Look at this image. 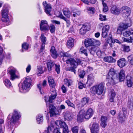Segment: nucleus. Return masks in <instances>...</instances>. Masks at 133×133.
Masks as SVG:
<instances>
[{"label":"nucleus","instance_id":"1","mask_svg":"<svg viewBox=\"0 0 133 133\" xmlns=\"http://www.w3.org/2000/svg\"><path fill=\"white\" fill-rule=\"evenodd\" d=\"M71 56L70 55L67 53H65L63 57V60L66 61L67 64H70L71 67L69 68V70L71 72H74L75 74L76 73L75 69L77 66L81 64V60L78 58L75 59L73 58H68Z\"/></svg>","mask_w":133,"mask_h":133},{"label":"nucleus","instance_id":"2","mask_svg":"<svg viewBox=\"0 0 133 133\" xmlns=\"http://www.w3.org/2000/svg\"><path fill=\"white\" fill-rule=\"evenodd\" d=\"M93 111L91 108H89L85 113L84 109L81 110L79 112L77 116L78 121L82 122L84 118L87 119L90 118L92 115Z\"/></svg>","mask_w":133,"mask_h":133},{"label":"nucleus","instance_id":"3","mask_svg":"<svg viewBox=\"0 0 133 133\" xmlns=\"http://www.w3.org/2000/svg\"><path fill=\"white\" fill-rule=\"evenodd\" d=\"M116 75L115 71L113 68H111L109 70L107 76V80L108 81L107 85H113L115 84Z\"/></svg>","mask_w":133,"mask_h":133},{"label":"nucleus","instance_id":"4","mask_svg":"<svg viewBox=\"0 0 133 133\" xmlns=\"http://www.w3.org/2000/svg\"><path fill=\"white\" fill-rule=\"evenodd\" d=\"M8 10L7 6L5 5L2 10V18L1 20L2 22L6 23V24L7 25H8L9 23V20L8 16Z\"/></svg>","mask_w":133,"mask_h":133},{"label":"nucleus","instance_id":"5","mask_svg":"<svg viewBox=\"0 0 133 133\" xmlns=\"http://www.w3.org/2000/svg\"><path fill=\"white\" fill-rule=\"evenodd\" d=\"M132 25V23L130 21L126 23H121L117 29V33L118 34H121L122 31L125 29H127L128 27Z\"/></svg>","mask_w":133,"mask_h":133},{"label":"nucleus","instance_id":"6","mask_svg":"<svg viewBox=\"0 0 133 133\" xmlns=\"http://www.w3.org/2000/svg\"><path fill=\"white\" fill-rule=\"evenodd\" d=\"M84 44L85 46L88 47L89 46L99 45L100 43L94 38H88L85 41Z\"/></svg>","mask_w":133,"mask_h":133},{"label":"nucleus","instance_id":"7","mask_svg":"<svg viewBox=\"0 0 133 133\" xmlns=\"http://www.w3.org/2000/svg\"><path fill=\"white\" fill-rule=\"evenodd\" d=\"M104 83L102 82L92 87V90L98 95L102 94L104 89Z\"/></svg>","mask_w":133,"mask_h":133},{"label":"nucleus","instance_id":"8","mask_svg":"<svg viewBox=\"0 0 133 133\" xmlns=\"http://www.w3.org/2000/svg\"><path fill=\"white\" fill-rule=\"evenodd\" d=\"M49 111L50 117H53L59 114V110L53 105L51 104L49 105Z\"/></svg>","mask_w":133,"mask_h":133},{"label":"nucleus","instance_id":"9","mask_svg":"<svg viewBox=\"0 0 133 133\" xmlns=\"http://www.w3.org/2000/svg\"><path fill=\"white\" fill-rule=\"evenodd\" d=\"M31 80L29 77L25 78L23 83L22 84V88L24 91L26 92L28 91L27 90L30 87L31 85Z\"/></svg>","mask_w":133,"mask_h":133},{"label":"nucleus","instance_id":"10","mask_svg":"<svg viewBox=\"0 0 133 133\" xmlns=\"http://www.w3.org/2000/svg\"><path fill=\"white\" fill-rule=\"evenodd\" d=\"M51 95L50 96L49 99L48 100L47 99H45V102L46 103V106H48L47 103L48 102L50 103H52L53 101L55 99L57 96V93L55 90V89H51Z\"/></svg>","mask_w":133,"mask_h":133},{"label":"nucleus","instance_id":"11","mask_svg":"<svg viewBox=\"0 0 133 133\" xmlns=\"http://www.w3.org/2000/svg\"><path fill=\"white\" fill-rule=\"evenodd\" d=\"M7 70L11 76L10 79L11 80L13 81L15 78H18V76L15 74L16 70L12 66L10 67Z\"/></svg>","mask_w":133,"mask_h":133},{"label":"nucleus","instance_id":"12","mask_svg":"<svg viewBox=\"0 0 133 133\" xmlns=\"http://www.w3.org/2000/svg\"><path fill=\"white\" fill-rule=\"evenodd\" d=\"M21 116V115L19 113L16 111H14L10 121V124L15 123L19 119Z\"/></svg>","mask_w":133,"mask_h":133},{"label":"nucleus","instance_id":"13","mask_svg":"<svg viewBox=\"0 0 133 133\" xmlns=\"http://www.w3.org/2000/svg\"><path fill=\"white\" fill-rule=\"evenodd\" d=\"M40 30L41 31H46L48 30L49 26L48 22L45 20H42L40 24Z\"/></svg>","mask_w":133,"mask_h":133},{"label":"nucleus","instance_id":"14","mask_svg":"<svg viewBox=\"0 0 133 133\" xmlns=\"http://www.w3.org/2000/svg\"><path fill=\"white\" fill-rule=\"evenodd\" d=\"M43 4L44 6L45 11L46 13L49 16H51L50 12L52 9L51 5L49 4H47L46 1L44 2Z\"/></svg>","mask_w":133,"mask_h":133},{"label":"nucleus","instance_id":"15","mask_svg":"<svg viewBox=\"0 0 133 133\" xmlns=\"http://www.w3.org/2000/svg\"><path fill=\"white\" fill-rule=\"evenodd\" d=\"M120 11L123 14H124L126 16L128 17L130 13V9L128 6H124L121 9Z\"/></svg>","mask_w":133,"mask_h":133},{"label":"nucleus","instance_id":"16","mask_svg":"<svg viewBox=\"0 0 133 133\" xmlns=\"http://www.w3.org/2000/svg\"><path fill=\"white\" fill-rule=\"evenodd\" d=\"M95 76L92 74H89L87 76V83L89 86H91L95 82Z\"/></svg>","mask_w":133,"mask_h":133},{"label":"nucleus","instance_id":"17","mask_svg":"<svg viewBox=\"0 0 133 133\" xmlns=\"http://www.w3.org/2000/svg\"><path fill=\"white\" fill-rule=\"evenodd\" d=\"M90 53L92 55H93L95 53H96L98 55H99L101 54V51L99 50L98 48L96 46H93L89 49Z\"/></svg>","mask_w":133,"mask_h":133},{"label":"nucleus","instance_id":"18","mask_svg":"<svg viewBox=\"0 0 133 133\" xmlns=\"http://www.w3.org/2000/svg\"><path fill=\"white\" fill-rule=\"evenodd\" d=\"M55 123L58 127L63 128V129L66 127H68L64 122L60 120H57L55 121Z\"/></svg>","mask_w":133,"mask_h":133},{"label":"nucleus","instance_id":"19","mask_svg":"<svg viewBox=\"0 0 133 133\" xmlns=\"http://www.w3.org/2000/svg\"><path fill=\"white\" fill-rule=\"evenodd\" d=\"M48 80L50 86L52 88L51 89H55L56 84L53 78L49 76L48 77Z\"/></svg>","mask_w":133,"mask_h":133},{"label":"nucleus","instance_id":"20","mask_svg":"<svg viewBox=\"0 0 133 133\" xmlns=\"http://www.w3.org/2000/svg\"><path fill=\"white\" fill-rule=\"evenodd\" d=\"M126 61L124 58L120 59L117 61L118 66L120 68H122L125 65Z\"/></svg>","mask_w":133,"mask_h":133},{"label":"nucleus","instance_id":"21","mask_svg":"<svg viewBox=\"0 0 133 133\" xmlns=\"http://www.w3.org/2000/svg\"><path fill=\"white\" fill-rule=\"evenodd\" d=\"M111 13L114 15H118L120 12V10L118 9L116 6L112 7L111 9Z\"/></svg>","mask_w":133,"mask_h":133},{"label":"nucleus","instance_id":"22","mask_svg":"<svg viewBox=\"0 0 133 133\" xmlns=\"http://www.w3.org/2000/svg\"><path fill=\"white\" fill-rule=\"evenodd\" d=\"M74 40L71 38H70L68 41H67L66 46L68 48H71L74 46Z\"/></svg>","mask_w":133,"mask_h":133},{"label":"nucleus","instance_id":"23","mask_svg":"<svg viewBox=\"0 0 133 133\" xmlns=\"http://www.w3.org/2000/svg\"><path fill=\"white\" fill-rule=\"evenodd\" d=\"M125 71L123 70H121L119 73V79L121 81L124 80L125 78Z\"/></svg>","mask_w":133,"mask_h":133},{"label":"nucleus","instance_id":"24","mask_svg":"<svg viewBox=\"0 0 133 133\" xmlns=\"http://www.w3.org/2000/svg\"><path fill=\"white\" fill-rule=\"evenodd\" d=\"M107 117L105 116H102L101 118V126L102 127L105 128L107 125Z\"/></svg>","mask_w":133,"mask_h":133},{"label":"nucleus","instance_id":"25","mask_svg":"<svg viewBox=\"0 0 133 133\" xmlns=\"http://www.w3.org/2000/svg\"><path fill=\"white\" fill-rule=\"evenodd\" d=\"M104 61L109 63H113L116 62V60L111 56L106 57L104 58Z\"/></svg>","mask_w":133,"mask_h":133},{"label":"nucleus","instance_id":"26","mask_svg":"<svg viewBox=\"0 0 133 133\" xmlns=\"http://www.w3.org/2000/svg\"><path fill=\"white\" fill-rule=\"evenodd\" d=\"M46 80H44L43 82L42 85L40 84H39L37 85V87L38 89H39L40 93L41 94H42L43 92H42L41 91V89L46 86Z\"/></svg>","mask_w":133,"mask_h":133},{"label":"nucleus","instance_id":"27","mask_svg":"<svg viewBox=\"0 0 133 133\" xmlns=\"http://www.w3.org/2000/svg\"><path fill=\"white\" fill-rule=\"evenodd\" d=\"M50 52L52 56L54 58H56L57 57V55L54 47L52 46L51 47L50 50Z\"/></svg>","mask_w":133,"mask_h":133},{"label":"nucleus","instance_id":"28","mask_svg":"<svg viewBox=\"0 0 133 133\" xmlns=\"http://www.w3.org/2000/svg\"><path fill=\"white\" fill-rule=\"evenodd\" d=\"M87 26L85 25H83L80 30V33L82 35H84L88 30Z\"/></svg>","mask_w":133,"mask_h":133},{"label":"nucleus","instance_id":"29","mask_svg":"<svg viewBox=\"0 0 133 133\" xmlns=\"http://www.w3.org/2000/svg\"><path fill=\"white\" fill-rule=\"evenodd\" d=\"M131 34L133 35V30L126 31L123 32V36L126 37L129 36Z\"/></svg>","mask_w":133,"mask_h":133},{"label":"nucleus","instance_id":"30","mask_svg":"<svg viewBox=\"0 0 133 133\" xmlns=\"http://www.w3.org/2000/svg\"><path fill=\"white\" fill-rule=\"evenodd\" d=\"M55 65V63L51 60L47 63V68L49 71H50L52 70V68Z\"/></svg>","mask_w":133,"mask_h":133},{"label":"nucleus","instance_id":"31","mask_svg":"<svg viewBox=\"0 0 133 133\" xmlns=\"http://www.w3.org/2000/svg\"><path fill=\"white\" fill-rule=\"evenodd\" d=\"M89 99L88 98H84L82 100L80 104V105L82 107H83L84 105L87 103L88 102Z\"/></svg>","mask_w":133,"mask_h":133},{"label":"nucleus","instance_id":"32","mask_svg":"<svg viewBox=\"0 0 133 133\" xmlns=\"http://www.w3.org/2000/svg\"><path fill=\"white\" fill-rule=\"evenodd\" d=\"M59 17L63 19L66 22L67 27H69L70 24V21L68 19H67L62 14L59 15Z\"/></svg>","mask_w":133,"mask_h":133},{"label":"nucleus","instance_id":"33","mask_svg":"<svg viewBox=\"0 0 133 133\" xmlns=\"http://www.w3.org/2000/svg\"><path fill=\"white\" fill-rule=\"evenodd\" d=\"M64 14L68 18H69L71 14L70 11L67 9H65L63 10Z\"/></svg>","mask_w":133,"mask_h":133},{"label":"nucleus","instance_id":"34","mask_svg":"<svg viewBox=\"0 0 133 133\" xmlns=\"http://www.w3.org/2000/svg\"><path fill=\"white\" fill-rule=\"evenodd\" d=\"M65 118L67 120H70L72 119L71 114L70 112L66 111L64 115Z\"/></svg>","mask_w":133,"mask_h":133},{"label":"nucleus","instance_id":"35","mask_svg":"<svg viewBox=\"0 0 133 133\" xmlns=\"http://www.w3.org/2000/svg\"><path fill=\"white\" fill-rule=\"evenodd\" d=\"M127 84L129 87H131L133 84V82L132 81V78L130 77H127Z\"/></svg>","mask_w":133,"mask_h":133},{"label":"nucleus","instance_id":"36","mask_svg":"<svg viewBox=\"0 0 133 133\" xmlns=\"http://www.w3.org/2000/svg\"><path fill=\"white\" fill-rule=\"evenodd\" d=\"M65 84L68 87L71 85L73 82L70 79L65 78L64 79Z\"/></svg>","mask_w":133,"mask_h":133},{"label":"nucleus","instance_id":"37","mask_svg":"<svg viewBox=\"0 0 133 133\" xmlns=\"http://www.w3.org/2000/svg\"><path fill=\"white\" fill-rule=\"evenodd\" d=\"M36 119L38 124L42 122L43 120V116L41 115H39L37 116Z\"/></svg>","mask_w":133,"mask_h":133},{"label":"nucleus","instance_id":"38","mask_svg":"<svg viewBox=\"0 0 133 133\" xmlns=\"http://www.w3.org/2000/svg\"><path fill=\"white\" fill-rule=\"evenodd\" d=\"M127 58L129 64L133 65V54H131L127 57Z\"/></svg>","mask_w":133,"mask_h":133},{"label":"nucleus","instance_id":"39","mask_svg":"<svg viewBox=\"0 0 133 133\" xmlns=\"http://www.w3.org/2000/svg\"><path fill=\"white\" fill-rule=\"evenodd\" d=\"M116 94L114 92L111 91L110 96V101L111 102L114 101V99L115 97Z\"/></svg>","mask_w":133,"mask_h":133},{"label":"nucleus","instance_id":"40","mask_svg":"<svg viewBox=\"0 0 133 133\" xmlns=\"http://www.w3.org/2000/svg\"><path fill=\"white\" fill-rule=\"evenodd\" d=\"M99 127L98 124L95 123H94L91 130H99Z\"/></svg>","mask_w":133,"mask_h":133},{"label":"nucleus","instance_id":"41","mask_svg":"<svg viewBox=\"0 0 133 133\" xmlns=\"http://www.w3.org/2000/svg\"><path fill=\"white\" fill-rule=\"evenodd\" d=\"M5 84L8 87H10L11 86V84L10 81L8 79H6L5 81Z\"/></svg>","mask_w":133,"mask_h":133},{"label":"nucleus","instance_id":"42","mask_svg":"<svg viewBox=\"0 0 133 133\" xmlns=\"http://www.w3.org/2000/svg\"><path fill=\"white\" fill-rule=\"evenodd\" d=\"M65 103H67L69 106H70L75 109V106L74 104L72 103L69 100H67L65 101Z\"/></svg>","mask_w":133,"mask_h":133},{"label":"nucleus","instance_id":"43","mask_svg":"<svg viewBox=\"0 0 133 133\" xmlns=\"http://www.w3.org/2000/svg\"><path fill=\"white\" fill-rule=\"evenodd\" d=\"M128 105L129 107L131 110L133 109V101L131 99L129 100L128 102Z\"/></svg>","mask_w":133,"mask_h":133},{"label":"nucleus","instance_id":"44","mask_svg":"<svg viewBox=\"0 0 133 133\" xmlns=\"http://www.w3.org/2000/svg\"><path fill=\"white\" fill-rule=\"evenodd\" d=\"M118 118L119 119L121 122H122L125 120L124 115L120 114L118 116Z\"/></svg>","mask_w":133,"mask_h":133},{"label":"nucleus","instance_id":"45","mask_svg":"<svg viewBox=\"0 0 133 133\" xmlns=\"http://www.w3.org/2000/svg\"><path fill=\"white\" fill-rule=\"evenodd\" d=\"M80 51L82 53L84 54L86 56L88 55V54L86 49H84V47H82L80 50Z\"/></svg>","mask_w":133,"mask_h":133},{"label":"nucleus","instance_id":"46","mask_svg":"<svg viewBox=\"0 0 133 133\" xmlns=\"http://www.w3.org/2000/svg\"><path fill=\"white\" fill-rule=\"evenodd\" d=\"M102 4L103 6V11L104 12H107L108 10V8L107 6V4L104 2H102Z\"/></svg>","mask_w":133,"mask_h":133},{"label":"nucleus","instance_id":"47","mask_svg":"<svg viewBox=\"0 0 133 133\" xmlns=\"http://www.w3.org/2000/svg\"><path fill=\"white\" fill-rule=\"evenodd\" d=\"M71 130L73 133H78V127L77 126H75L71 129Z\"/></svg>","mask_w":133,"mask_h":133},{"label":"nucleus","instance_id":"48","mask_svg":"<svg viewBox=\"0 0 133 133\" xmlns=\"http://www.w3.org/2000/svg\"><path fill=\"white\" fill-rule=\"evenodd\" d=\"M29 46V45L28 44L26 43H24L22 45V48L26 50L28 49Z\"/></svg>","mask_w":133,"mask_h":133},{"label":"nucleus","instance_id":"49","mask_svg":"<svg viewBox=\"0 0 133 133\" xmlns=\"http://www.w3.org/2000/svg\"><path fill=\"white\" fill-rule=\"evenodd\" d=\"M40 38L43 43L45 44V43L46 41V37H45L43 34H41Z\"/></svg>","mask_w":133,"mask_h":133},{"label":"nucleus","instance_id":"50","mask_svg":"<svg viewBox=\"0 0 133 133\" xmlns=\"http://www.w3.org/2000/svg\"><path fill=\"white\" fill-rule=\"evenodd\" d=\"M88 10L89 12L91 14H94L95 12V8L93 7H90L88 8Z\"/></svg>","mask_w":133,"mask_h":133},{"label":"nucleus","instance_id":"51","mask_svg":"<svg viewBox=\"0 0 133 133\" xmlns=\"http://www.w3.org/2000/svg\"><path fill=\"white\" fill-rule=\"evenodd\" d=\"M50 29L51 33H53L55 31V27L54 25H52L50 26Z\"/></svg>","mask_w":133,"mask_h":133},{"label":"nucleus","instance_id":"52","mask_svg":"<svg viewBox=\"0 0 133 133\" xmlns=\"http://www.w3.org/2000/svg\"><path fill=\"white\" fill-rule=\"evenodd\" d=\"M55 70L57 74H59L60 72V65H59L55 64Z\"/></svg>","mask_w":133,"mask_h":133},{"label":"nucleus","instance_id":"53","mask_svg":"<svg viewBox=\"0 0 133 133\" xmlns=\"http://www.w3.org/2000/svg\"><path fill=\"white\" fill-rule=\"evenodd\" d=\"M108 32L107 31L102 29V37L104 38L107 37L108 35Z\"/></svg>","mask_w":133,"mask_h":133},{"label":"nucleus","instance_id":"54","mask_svg":"<svg viewBox=\"0 0 133 133\" xmlns=\"http://www.w3.org/2000/svg\"><path fill=\"white\" fill-rule=\"evenodd\" d=\"M110 29V26L108 25H105L104 26L102 29L108 32Z\"/></svg>","mask_w":133,"mask_h":133},{"label":"nucleus","instance_id":"55","mask_svg":"<svg viewBox=\"0 0 133 133\" xmlns=\"http://www.w3.org/2000/svg\"><path fill=\"white\" fill-rule=\"evenodd\" d=\"M38 71L40 74H42L43 73V66L41 65H40L38 66Z\"/></svg>","mask_w":133,"mask_h":133},{"label":"nucleus","instance_id":"56","mask_svg":"<svg viewBox=\"0 0 133 133\" xmlns=\"http://www.w3.org/2000/svg\"><path fill=\"white\" fill-rule=\"evenodd\" d=\"M99 19L101 21H105L106 19V16L100 14L99 15Z\"/></svg>","mask_w":133,"mask_h":133},{"label":"nucleus","instance_id":"57","mask_svg":"<svg viewBox=\"0 0 133 133\" xmlns=\"http://www.w3.org/2000/svg\"><path fill=\"white\" fill-rule=\"evenodd\" d=\"M124 51L127 52H128L130 50V48L129 46H128L124 45Z\"/></svg>","mask_w":133,"mask_h":133},{"label":"nucleus","instance_id":"58","mask_svg":"<svg viewBox=\"0 0 133 133\" xmlns=\"http://www.w3.org/2000/svg\"><path fill=\"white\" fill-rule=\"evenodd\" d=\"M63 133H68L69 131L68 127H66L65 128L63 129Z\"/></svg>","mask_w":133,"mask_h":133},{"label":"nucleus","instance_id":"59","mask_svg":"<svg viewBox=\"0 0 133 133\" xmlns=\"http://www.w3.org/2000/svg\"><path fill=\"white\" fill-rule=\"evenodd\" d=\"M78 88L80 89H82L84 87V85L81 82H80L78 83Z\"/></svg>","mask_w":133,"mask_h":133},{"label":"nucleus","instance_id":"60","mask_svg":"<svg viewBox=\"0 0 133 133\" xmlns=\"http://www.w3.org/2000/svg\"><path fill=\"white\" fill-rule=\"evenodd\" d=\"M54 133H61L60 131V129L59 128H56L54 130Z\"/></svg>","mask_w":133,"mask_h":133},{"label":"nucleus","instance_id":"61","mask_svg":"<svg viewBox=\"0 0 133 133\" xmlns=\"http://www.w3.org/2000/svg\"><path fill=\"white\" fill-rule=\"evenodd\" d=\"M106 42L108 43H113V39H112L108 38L106 39Z\"/></svg>","mask_w":133,"mask_h":133},{"label":"nucleus","instance_id":"62","mask_svg":"<svg viewBox=\"0 0 133 133\" xmlns=\"http://www.w3.org/2000/svg\"><path fill=\"white\" fill-rule=\"evenodd\" d=\"M85 72H83L82 73L80 74L79 75V76L80 77L83 78L85 75Z\"/></svg>","mask_w":133,"mask_h":133},{"label":"nucleus","instance_id":"63","mask_svg":"<svg viewBox=\"0 0 133 133\" xmlns=\"http://www.w3.org/2000/svg\"><path fill=\"white\" fill-rule=\"evenodd\" d=\"M31 69V66L30 65H29L26 68V72L28 73L29 72Z\"/></svg>","mask_w":133,"mask_h":133},{"label":"nucleus","instance_id":"64","mask_svg":"<svg viewBox=\"0 0 133 133\" xmlns=\"http://www.w3.org/2000/svg\"><path fill=\"white\" fill-rule=\"evenodd\" d=\"M91 133H99V130H91Z\"/></svg>","mask_w":133,"mask_h":133}]
</instances>
